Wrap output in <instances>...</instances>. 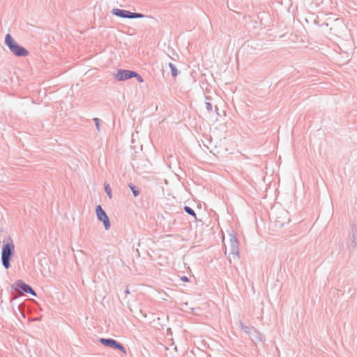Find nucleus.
Segmentation results:
<instances>
[{"instance_id":"f257e3e1","label":"nucleus","mask_w":357,"mask_h":357,"mask_svg":"<svg viewBox=\"0 0 357 357\" xmlns=\"http://www.w3.org/2000/svg\"><path fill=\"white\" fill-rule=\"evenodd\" d=\"M15 252V245L12 241H8L3 245L1 252V260L5 268H8L10 266V260Z\"/></svg>"},{"instance_id":"f03ea898","label":"nucleus","mask_w":357,"mask_h":357,"mask_svg":"<svg viewBox=\"0 0 357 357\" xmlns=\"http://www.w3.org/2000/svg\"><path fill=\"white\" fill-rule=\"evenodd\" d=\"M225 253L235 257L238 253V241L236 237H231L227 244H225Z\"/></svg>"},{"instance_id":"7ed1b4c3","label":"nucleus","mask_w":357,"mask_h":357,"mask_svg":"<svg viewBox=\"0 0 357 357\" xmlns=\"http://www.w3.org/2000/svg\"><path fill=\"white\" fill-rule=\"evenodd\" d=\"M15 290L20 292V293H30L33 296H36V292L30 287L29 285L25 284L22 280L16 281L13 285Z\"/></svg>"},{"instance_id":"20e7f679","label":"nucleus","mask_w":357,"mask_h":357,"mask_svg":"<svg viewBox=\"0 0 357 357\" xmlns=\"http://www.w3.org/2000/svg\"><path fill=\"white\" fill-rule=\"evenodd\" d=\"M96 211L98 218L103 222L105 229L108 230L110 228V222L107 215L100 205L96 207Z\"/></svg>"},{"instance_id":"39448f33","label":"nucleus","mask_w":357,"mask_h":357,"mask_svg":"<svg viewBox=\"0 0 357 357\" xmlns=\"http://www.w3.org/2000/svg\"><path fill=\"white\" fill-rule=\"evenodd\" d=\"M112 13L114 15L123 18H142L144 17L140 13H132L130 11L118 8L114 9Z\"/></svg>"},{"instance_id":"423d86ee","label":"nucleus","mask_w":357,"mask_h":357,"mask_svg":"<svg viewBox=\"0 0 357 357\" xmlns=\"http://www.w3.org/2000/svg\"><path fill=\"white\" fill-rule=\"evenodd\" d=\"M100 342L105 346H108L110 347H113V348L119 349L120 351L123 352L124 354H126V351L125 348L121 344H119V342H117L116 340H114L113 339L101 338Z\"/></svg>"},{"instance_id":"0eeeda50","label":"nucleus","mask_w":357,"mask_h":357,"mask_svg":"<svg viewBox=\"0 0 357 357\" xmlns=\"http://www.w3.org/2000/svg\"><path fill=\"white\" fill-rule=\"evenodd\" d=\"M134 71L128 70H120L115 75L114 78L118 81H123L132 77Z\"/></svg>"},{"instance_id":"6e6552de","label":"nucleus","mask_w":357,"mask_h":357,"mask_svg":"<svg viewBox=\"0 0 357 357\" xmlns=\"http://www.w3.org/2000/svg\"><path fill=\"white\" fill-rule=\"evenodd\" d=\"M11 47L12 49H10V51L13 52L16 56H26L29 54L28 51L18 44Z\"/></svg>"},{"instance_id":"1a4fd4ad","label":"nucleus","mask_w":357,"mask_h":357,"mask_svg":"<svg viewBox=\"0 0 357 357\" xmlns=\"http://www.w3.org/2000/svg\"><path fill=\"white\" fill-rule=\"evenodd\" d=\"M5 42L9 49H12L11 46H15L16 44V41L11 37L10 34H7L5 37Z\"/></svg>"},{"instance_id":"9d476101","label":"nucleus","mask_w":357,"mask_h":357,"mask_svg":"<svg viewBox=\"0 0 357 357\" xmlns=\"http://www.w3.org/2000/svg\"><path fill=\"white\" fill-rule=\"evenodd\" d=\"M169 67L172 70V74L174 77H176L178 75V70L176 67L172 64L169 63Z\"/></svg>"},{"instance_id":"9b49d317","label":"nucleus","mask_w":357,"mask_h":357,"mask_svg":"<svg viewBox=\"0 0 357 357\" xmlns=\"http://www.w3.org/2000/svg\"><path fill=\"white\" fill-rule=\"evenodd\" d=\"M105 190L108 197L109 198H112V190H111L109 185H105Z\"/></svg>"},{"instance_id":"f8f14e48","label":"nucleus","mask_w":357,"mask_h":357,"mask_svg":"<svg viewBox=\"0 0 357 357\" xmlns=\"http://www.w3.org/2000/svg\"><path fill=\"white\" fill-rule=\"evenodd\" d=\"M184 209H185V211L188 214L192 215H193V216H195V213L194 211H193L192 208H190V207H188V206H185V207L184 208Z\"/></svg>"},{"instance_id":"ddd939ff","label":"nucleus","mask_w":357,"mask_h":357,"mask_svg":"<svg viewBox=\"0 0 357 357\" xmlns=\"http://www.w3.org/2000/svg\"><path fill=\"white\" fill-rule=\"evenodd\" d=\"M129 186L131 190L132 191L134 196L137 197L139 195V191L135 189V187L134 185H130Z\"/></svg>"},{"instance_id":"4468645a","label":"nucleus","mask_w":357,"mask_h":357,"mask_svg":"<svg viewBox=\"0 0 357 357\" xmlns=\"http://www.w3.org/2000/svg\"><path fill=\"white\" fill-rule=\"evenodd\" d=\"M134 74H135V75H132V77H136L137 79L138 80V82H142L144 81L142 77L139 75H138L137 73L134 72Z\"/></svg>"},{"instance_id":"2eb2a0df","label":"nucleus","mask_w":357,"mask_h":357,"mask_svg":"<svg viewBox=\"0 0 357 357\" xmlns=\"http://www.w3.org/2000/svg\"><path fill=\"white\" fill-rule=\"evenodd\" d=\"M94 121L96 122V128L98 130L100 129V126H99V121L97 118L94 119Z\"/></svg>"},{"instance_id":"dca6fc26","label":"nucleus","mask_w":357,"mask_h":357,"mask_svg":"<svg viewBox=\"0 0 357 357\" xmlns=\"http://www.w3.org/2000/svg\"><path fill=\"white\" fill-rule=\"evenodd\" d=\"M181 280L183 281V282H188L189 281L188 278L187 277H185V276L182 277L181 278Z\"/></svg>"},{"instance_id":"f3484780","label":"nucleus","mask_w":357,"mask_h":357,"mask_svg":"<svg viewBox=\"0 0 357 357\" xmlns=\"http://www.w3.org/2000/svg\"><path fill=\"white\" fill-rule=\"evenodd\" d=\"M207 107L211 109V105H210V103H207Z\"/></svg>"}]
</instances>
